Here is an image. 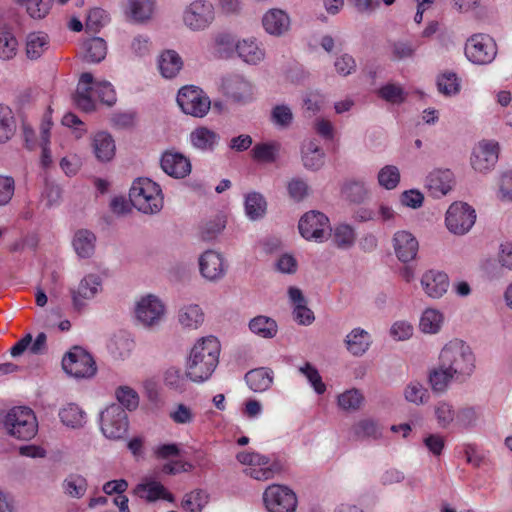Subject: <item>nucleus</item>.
Segmentation results:
<instances>
[{
  "mask_svg": "<svg viewBox=\"0 0 512 512\" xmlns=\"http://www.w3.org/2000/svg\"><path fill=\"white\" fill-rule=\"evenodd\" d=\"M221 351L220 342L214 336L198 339L186 360V376L193 382L208 380L215 371Z\"/></svg>",
  "mask_w": 512,
  "mask_h": 512,
  "instance_id": "1",
  "label": "nucleus"
},
{
  "mask_svg": "<svg viewBox=\"0 0 512 512\" xmlns=\"http://www.w3.org/2000/svg\"><path fill=\"white\" fill-rule=\"evenodd\" d=\"M439 362L456 374V380H465L475 369V356L470 346L460 339L445 344L439 354Z\"/></svg>",
  "mask_w": 512,
  "mask_h": 512,
  "instance_id": "2",
  "label": "nucleus"
},
{
  "mask_svg": "<svg viewBox=\"0 0 512 512\" xmlns=\"http://www.w3.org/2000/svg\"><path fill=\"white\" fill-rule=\"evenodd\" d=\"M92 94L97 95L99 100L108 106H112L116 102V93L110 82H94L91 73H83L74 95V102L77 107L85 112L93 111L95 109V102Z\"/></svg>",
  "mask_w": 512,
  "mask_h": 512,
  "instance_id": "3",
  "label": "nucleus"
},
{
  "mask_svg": "<svg viewBox=\"0 0 512 512\" xmlns=\"http://www.w3.org/2000/svg\"><path fill=\"white\" fill-rule=\"evenodd\" d=\"M130 202L145 214L158 213L163 207V196L157 183L148 178L134 181L130 193Z\"/></svg>",
  "mask_w": 512,
  "mask_h": 512,
  "instance_id": "4",
  "label": "nucleus"
},
{
  "mask_svg": "<svg viewBox=\"0 0 512 512\" xmlns=\"http://www.w3.org/2000/svg\"><path fill=\"white\" fill-rule=\"evenodd\" d=\"M236 459L244 466L243 473L258 481L270 480L281 471L277 462L257 452L241 451L237 453Z\"/></svg>",
  "mask_w": 512,
  "mask_h": 512,
  "instance_id": "5",
  "label": "nucleus"
},
{
  "mask_svg": "<svg viewBox=\"0 0 512 512\" xmlns=\"http://www.w3.org/2000/svg\"><path fill=\"white\" fill-rule=\"evenodd\" d=\"M100 429L110 440L123 439L129 429L128 415L118 404H112L100 414Z\"/></svg>",
  "mask_w": 512,
  "mask_h": 512,
  "instance_id": "6",
  "label": "nucleus"
},
{
  "mask_svg": "<svg viewBox=\"0 0 512 512\" xmlns=\"http://www.w3.org/2000/svg\"><path fill=\"white\" fill-rule=\"evenodd\" d=\"M177 103L181 110L194 117L202 118L210 110L209 97L196 86H184L177 95Z\"/></svg>",
  "mask_w": 512,
  "mask_h": 512,
  "instance_id": "7",
  "label": "nucleus"
},
{
  "mask_svg": "<svg viewBox=\"0 0 512 512\" xmlns=\"http://www.w3.org/2000/svg\"><path fill=\"white\" fill-rule=\"evenodd\" d=\"M64 371L75 378H89L96 372L92 356L83 348L75 346L62 359Z\"/></svg>",
  "mask_w": 512,
  "mask_h": 512,
  "instance_id": "8",
  "label": "nucleus"
},
{
  "mask_svg": "<svg viewBox=\"0 0 512 512\" xmlns=\"http://www.w3.org/2000/svg\"><path fill=\"white\" fill-rule=\"evenodd\" d=\"M136 320L145 328H155L162 322L166 307L155 295L141 297L135 305Z\"/></svg>",
  "mask_w": 512,
  "mask_h": 512,
  "instance_id": "9",
  "label": "nucleus"
},
{
  "mask_svg": "<svg viewBox=\"0 0 512 512\" xmlns=\"http://www.w3.org/2000/svg\"><path fill=\"white\" fill-rule=\"evenodd\" d=\"M215 20V9L207 0L191 2L183 12V22L192 31H203Z\"/></svg>",
  "mask_w": 512,
  "mask_h": 512,
  "instance_id": "10",
  "label": "nucleus"
},
{
  "mask_svg": "<svg viewBox=\"0 0 512 512\" xmlns=\"http://www.w3.org/2000/svg\"><path fill=\"white\" fill-rule=\"evenodd\" d=\"M475 221L476 212L467 203L454 202L446 212V227L455 235L466 234L473 227Z\"/></svg>",
  "mask_w": 512,
  "mask_h": 512,
  "instance_id": "11",
  "label": "nucleus"
},
{
  "mask_svg": "<svg viewBox=\"0 0 512 512\" xmlns=\"http://www.w3.org/2000/svg\"><path fill=\"white\" fill-rule=\"evenodd\" d=\"M299 232L309 241L322 242L331 232L328 217L319 211H309L299 220Z\"/></svg>",
  "mask_w": 512,
  "mask_h": 512,
  "instance_id": "12",
  "label": "nucleus"
},
{
  "mask_svg": "<svg viewBox=\"0 0 512 512\" xmlns=\"http://www.w3.org/2000/svg\"><path fill=\"white\" fill-rule=\"evenodd\" d=\"M263 501L269 512H295L297 497L286 486L273 484L263 493Z\"/></svg>",
  "mask_w": 512,
  "mask_h": 512,
  "instance_id": "13",
  "label": "nucleus"
},
{
  "mask_svg": "<svg viewBox=\"0 0 512 512\" xmlns=\"http://www.w3.org/2000/svg\"><path fill=\"white\" fill-rule=\"evenodd\" d=\"M465 54L473 63L488 64L497 54L496 43L487 34H475L467 40Z\"/></svg>",
  "mask_w": 512,
  "mask_h": 512,
  "instance_id": "14",
  "label": "nucleus"
},
{
  "mask_svg": "<svg viewBox=\"0 0 512 512\" xmlns=\"http://www.w3.org/2000/svg\"><path fill=\"white\" fill-rule=\"evenodd\" d=\"M31 409L25 406L12 408L5 417L8 433L16 439L29 441L32 438Z\"/></svg>",
  "mask_w": 512,
  "mask_h": 512,
  "instance_id": "15",
  "label": "nucleus"
},
{
  "mask_svg": "<svg viewBox=\"0 0 512 512\" xmlns=\"http://www.w3.org/2000/svg\"><path fill=\"white\" fill-rule=\"evenodd\" d=\"M200 275L208 282H218L227 272L224 256L215 250H206L198 258Z\"/></svg>",
  "mask_w": 512,
  "mask_h": 512,
  "instance_id": "16",
  "label": "nucleus"
},
{
  "mask_svg": "<svg viewBox=\"0 0 512 512\" xmlns=\"http://www.w3.org/2000/svg\"><path fill=\"white\" fill-rule=\"evenodd\" d=\"M498 154L499 145L497 142L483 140L473 149L471 166L477 172L486 173L497 163Z\"/></svg>",
  "mask_w": 512,
  "mask_h": 512,
  "instance_id": "17",
  "label": "nucleus"
},
{
  "mask_svg": "<svg viewBox=\"0 0 512 512\" xmlns=\"http://www.w3.org/2000/svg\"><path fill=\"white\" fill-rule=\"evenodd\" d=\"M224 94L234 102L246 103L253 99V85L241 75H229L222 80Z\"/></svg>",
  "mask_w": 512,
  "mask_h": 512,
  "instance_id": "18",
  "label": "nucleus"
},
{
  "mask_svg": "<svg viewBox=\"0 0 512 512\" xmlns=\"http://www.w3.org/2000/svg\"><path fill=\"white\" fill-rule=\"evenodd\" d=\"M420 284L424 293L429 298L440 299L447 293L450 281L445 272L429 269L422 274Z\"/></svg>",
  "mask_w": 512,
  "mask_h": 512,
  "instance_id": "19",
  "label": "nucleus"
},
{
  "mask_svg": "<svg viewBox=\"0 0 512 512\" xmlns=\"http://www.w3.org/2000/svg\"><path fill=\"white\" fill-rule=\"evenodd\" d=\"M454 174L449 169H435L431 171L425 180V188L434 198L447 195L453 188Z\"/></svg>",
  "mask_w": 512,
  "mask_h": 512,
  "instance_id": "20",
  "label": "nucleus"
},
{
  "mask_svg": "<svg viewBox=\"0 0 512 512\" xmlns=\"http://www.w3.org/2000/svg\"><path fill=\"white\" fill-rule=\"evenodd\" d=\"M156 10V0H125L124 2V14L133 23L149 22L153 19Z\"/></svg>",
  "mask_w": 512,
  "mask_h": 512,
  "instance_id": "21",
  "label": "nucleus"
},
{
  "mask_svg": "<svg viewBox=\"0 0 512 512\" xmlns=\"http://www.w3.org/2000/svg\"><path fill=\"white\" fill-rule=\"evenodd\" d=\"M161 168L174 178L181 179L191 172L190 160L183 154L175 151H166L161 157Z\"/></svg>",
  "mask_w": 512,
  "mask_h": 512,
  "instance_id": "22",
  "label": "nucleus"
},
{
  "mask_svg": "<svg viewBox=\"0 0 512 512\" xmlns=\"http://www.w3.org/2000/svg\"><path fill=\"white\" fill-rule=\"evenodd\" d=\"M102 290V281L97 274L86 275L76 289L72 291L75 307L81 308L85 301L93 299Z\"/></svg>",
  "mask_w": 512,
  "mask_h": 512,
  "instance_id": "23",
  "label": "nucleus"
},
{
  "mask_svg": "<svg viewBox=\"0 0 512 512\" xmlns=\"http://www.w3.org/2000/svg\"><path fill=\"white\" fill-rule=\"evenodd\" d=\"M393 247L397 258L407 263L414 260L418 253L417 239L408 231H398L393 237Z\"/></svg>",
  "mask_w": 512,
  "mask_h": 512,
  "instance_id": "24",
  "label": "nucleus"
},
{
  "mask_svg": "<svg viewBox=\"0 0 512 512\" xmlns=\"http://www.w3.org/2000/svg\"><path fill=\"white\" fill-rule=\"evenodd\" d=\"M344 343L351 355L360 357L369 350L372 344V336L368 331L357 327L346 335Z\"/></svg>",
  "mask_w": 512,
  "mask_h": 512,
  "instance_id": "25",
  "label": "nucleus"
},
{
  "mask_svg": "<svg viewBox=\"0 0 512 512\" xmlns=\"http://www.w3.org/2000/svg\"><path fill=\"white\" fill-rule=\"evenodd\" d=\"M262 24L270 35L281 36L289 30L290 18L285 11L274 8L264 14Z\"/></svg>",
  "mask_w": 512,
  "mask_h": 512,
  "instance_id": "26",
  "label": "nucleus"
},
{
  "mask_svg": "<svg viewBox=\"0 0 512 512\" xmlns=\"http://www.w3.org/2000/svg\"><path fill=\"white\" fill-rule=\"evenodd\" d=\"M204 312L198 304H185L177 312V322L184 330H197L204 322Z\"/></svg>",
  "mask_w": 512,
  "mask_h": 512,
  "instance_id": "27",
  "label": "nucleus"
},
{
  "mask_svg": "<svg viewBox=\"0 0 512 512\" xmlns=\"http://www.w3.org/2000/svg\"><path fill=\"white\" fill-rule=\"evenodd\" d=\"M91 146L95 157L100 162H108L115 155V141L107 132L100 131L95 133L92 137Z\"/></svg>",
  "mask_w": 512,
  "mask_h": 512,
  "instance_id": "28",
  "label": "nucleus"
},
{
  "mask_svg": "<svg viewBox=\"0 0 512 512\" xmlns=\"http://www.w3.org/2000/svg\"><path fill=\"white\" fill-rule=\"evenodd\" d=\"M190 141L198 150L213 151L220 142V135L208 127L200 126L191 132Z\"/></svg>",
  "mask_w": 512,
  "mask_h": 512,
  "instance_id": "29",
  "label": "nucleus"
},
{
  "mask_svg": "<svg viewBox=\"0 0 512 512\" xmlns=\"http://www.w3.org/2000/svg\"><path fill=\"white\" fill-rule=\"evenodd\" d=\"M236 52L246 63L256 65L264 60V48L253 38L237 41Z\"/></svg>",
  "mask_w": 512,
  "mask_h": 512,
  "instance_id": "30",
  "label": "nucleus"
},
{
  "mask_svg": "<svg viewBox=\"0 0 512 512\" xmlns=\"http://www.w3.org/2000/svg\"><path fill=\"white\" fill-rule=\"evenodd\" d=\"M72 244L80 258H90L95 252L96 236L90 230L80 229L74 234Z\"/></svg>",
  "mask_w": 512,
  "mask_h": 512,
  "instance_id": "31",
  "label": "nucleus"
},
{
  "mask_svg": "<svg viewBox=\"0 0 512 512\" xmlns=\"http://www.w3.org/2000/svg\"><path fill=\"white\" fill-rule=\"evenodd\" d=\"M245 380L254 392H264L272 385L273 372L268 368L253 369L245 375Z\"/></svg>",
  "mask_w": 512,
  "mask_h": 512,
  "instance_id": "32",
  "label": "nucleus"
},
{
  "mask_svg": "<svg viewBox=\"0 0 512 512\" xmlns=\"http://www.w3.org/2000/svg\"><path fill=\"white\" fill-rule=\"evenodd\" d=\"M324 151L318 145L317 141L310 140L302 147V161L306 168L318 170L324 164Z\"/></svg>",
  "mask_w": 512,
  "mask_h": 512,
  "instance_id": "33",
  "label": "nucleus"
},
{
  "mask_svg": "<svg viewBox=\"0 0 512 512\" xmlns=\"http://www.w3.org/2000/svg\"><path fill=\"white\" fill-rule=\"evenodd\" d=\"M59 418L63 425L72 429L82 428L86 422L85 412L76 404L69 403L59 410Z\"/></svg>",
  "mask_w": 512,
  "mask_h": 512,
  "instance_id": "34",
  "label": "nucleus"
},
{
  "mask_svg": "<svg viewBox=\"0 0 512 512\" xmlns=\"http://www.w3.org/2000/svg\"><path fill=\"white\" fill-rule=\"evenodd\" d=\"M135 493L140 498L146 499L147 501H155L160 498L173 501V496L157 481L138 484L135 488Z\"/></svg>",
  "mask_w": 512,
  "mask_h": 512,
  "instance_id": "35",
  "label": "nucleus"
},
{
  "mask_svg": "<svg viewBox=\"0 0 512 512\" xmlns=\"http://www.w3.org/2000/svg\"><path fill=\"white\" fill-rule=\"evenodd\" d=\"M52 126L51 121V109L48 108V110L45 112L42 123L40 126V134H41V156H40V165L44 169H48L52 163V156L48 147L49 144V131Z\"/></svg>",
  "mask_w": 512,
  "mask_h": 512,
  "instance_id": "36",
  "label": "nucleus"
},
{
  "mask_svg": "<svg viewBox=\"0 0 512 512\" xmlns=\"http://www.w3.org/2000/svg\"><path fill=\"white\" fill-rule=\"evenodd\" d=\"M31 97L29 92L21 94L16 102V113L18 119L21 121L26 145L29 148V140L31 135L29 117L31 113Z\"/></svg>",
  "mask_w": 512,
  "mask_h": 512,
  "instance_id": "37",
  "label": "nucleus"
},
{
  "mask_svg": "<svg viewBox=\"0 0 512 512\" xmlns=\"http://www.w3.org/2000/svg\"><path fill=\"white\" fill-rule=\"evenodd\" d=\"M82 51L87 62L99 63L106 57L107 45L104 39L94 37L83 42Z\"/></svg>",
  "mask_w": 512,
  "mask_h": 512,
  "instance_id": "38",
  "label": "nucleus"
},
{
  "mask_svg": "<svg viewBox=\"0 0 512 512\" xmlns=\"http://www.w3.org/2000/svg\"><path fill=\"white\" fill-rule=\"evenodd\" d=\"M454 379L456 380V374L443 367L440 362L439 366L429 373L430 385L436 393H444Z\"/></svg>",
  "mask_w": 512,
  "mask_h": 512,
  "instance_id": "39",
  "label": "nucleus"
},
{
  "mask_svg": "<svg viewBox=\"0 0 512 512\" xmlns=\"http://www.w3.org/2000/svg\"><path fill=\"white\" fill-rule=\"evenodd\" d=\"M444 323V315L437 309L427 308L420 318L419 327L423 333L437 334Z\"/></svg>",
  "mask_w": 512,
  "mask_h": 512,
  "instance_id": "40",
  "label": "nucleus"
},
{
  "mask_svg": "<svg viewBox=\"0 0 512 512\" xmlns=\"http://www.w3.org/2000/svg\"><path fill=\"white\" fill-rule=\"evenodd\" d=\"M182 65V59L175 51L168 50L160 56L159 69L165 78L175 77L181 70Z\"/></svg>",
  "mask_w": 512,
  "mask_h": 512,
  "instance_id": "41",
  "label": "nucleus"
},
{
  "mask_svg": "<svg viewBox=\"0 0 512 512\" xmlns=\"http://www.w3.org/2000/svg\"><path fill=\"white\" fill-rule=\"evenodd\" d=\"M280 151L278 142L257 143L251 150L252 158L262 163H273L277 160Z\"/></svg>",
  "mask_w": 512,
  "mask_h": 512,
  "instance_id": "42",
  "label": "nucleus"
},
{
  "mask_svg": "<svg viewBox=\"0 0 512 512\" xmlns=\"http://www.w3.org/2000/svg\"><path fill=\"white\" fill-rule=\"evenodd\" d=\"M249 328L254 334L267 339L275 337L278 331L276 321L263 315L254 317L249 322Z\"/></svg>",
  "mask_w": 512,
  "mask_h": 512,
  "instance_id": "43",
  "label": "nucleus"
},
{
  "mask_svg": "<svg viewBox=\"0 0 512 512\" xmlns=\"http://www.w3.org/2000/svg\"><path fill=\"white\" fill-rule=\"evenodd\" d=\"M16 132V121L10 107L0 104V144L8 142Z\"/></svg>",
  "mask_w": 512,
  "mask_h": 512,
  "instance_id": "44",
  "label": "nucleus"
},
{
  "mask_svg": "<svg viewBox=\"0 0 512 512\" xmlns=\"http://www.w3.org/2000/svg\"><path fill=\"white\" fill-rule=\"evenodd\" d=\"M19 49V42L13 31L9 28L0 30V58L2 60L13 59Z\"/></svg>",
  "mask_w": 512,
  "mask_h": 512,
  "instance_id": "45",
  "label": "nucleus"
},
{
  "mask_svg": "<svg viewBox=\"0 0 512 512\" xmlns=\"http://www.w3.org/2000/svg\"><path fill=\"white\" fill-rule=\"evenodd\" d=\"M457 410L454 406L446 401L441 400L434 406V415L439 427L446 429L455 424Z\"/></svg>",
  "mask_w": 512,
  "mask_h": 512,
  "instance_id": "46",
  "label": "nucleus"
},
{
  "mask_svg": "<svg viewBox=\"0 0 512 512\" xmlns=\"http://www.w3.org/2000/svg\"><path fill=\"white\" fill-rule=\"evenodd\" d=\"M352 433L356 439H377L381 436V429L376 421L365 418L352 426Z\"/></svg>",
  "mask_w": 512,
  "mask_h": 512,
  "instance_id": "47",
  "label": "nucleus"
},
{
  "mask_svg": "<svg viewBox=\"0 0 512 512\" xmlns=\"http://www.w3.org/2000/svg\"><path fill=\"white\" fill-rule=\"evenodd\" d=\"M62 489L69 497L79 499L86 493L87 481L79 474H70L64 479Z\"/></svg>",
  "mask_w": 512,
  "mask_h": 512,
  "instance_id": "48",
  "label": "nucleus"
},
{
  "mask_svg": "<svg viewBox=\"0 0 512 512\" xmlns=\"http://www.w3.org/2000/svg\"><path fill=\"white\" fill-rule=\"evenodd\" d=\"M245 211L247 216L256 220L264 216L266 212V201L259 193H250L246 196Z\"/></svg>",
  "mask_w": 512,
  "mask_h": 512,
  "instance_id": "49",
  "label": "nucleus"
},
{
  "mask_svg": "<svg viewBox=\"0 0 512 512\" xmlns=\"http://www.w3.org/2000/svg\"><path fill=\"white\" fill-rule=\"evenodd\" d=\"M405 399L415 405H422L428 402V390L417 381L410 382L404 389Z\"/></svg>",
  "mask_w": 512,
  "mask_h": 512,
  "instance_id": "50",
  "label": "nucleus"
},
{
  "mask_svg": "<svg viewBox=\"0 0 512 512\" xmlns=\"http://www.w3.org/2000/svg\"><path fill=\"white\" fill-rule=\"evenodd\" d=\"M377 180L381 187L393 190L400 182V171L394 165H386L378 172Z\"/></svg>",
  "mask_w": 512,
  "mask_h": 512,
  "instance_id": "51",
  "label": "nucleus"
},
{
  "mask_svg": "<svg viewBox=\"0 0 512 512\" xmlns=\"http://www.w3.org/2000/svg\"><path fill=\"white\" fill-rule=\"evenodd\" d=\"M208 503V495L202 490L187 493L182 500V507L188 512H201Z\"/></svg>",
  "mask_w": 512,
  "mask_h": 512,
  "instance_id": "52",
  "label": "nucleus"
},
{
  "mask_svg": "<svg viewBox=\"0 0 512 512\" xmlns=\"http://www.w3.org/2000/svg\"><path fill=\"white\" fill-rule=\"evenodd\" d=\"M354 229L347 224H340L334 229L333 241L338 248H350L355 242Z\"/></svg>",
  "mask_w": 512,
  "mask_h": 512,
  "instance_id": "53",
  "label": "nucleus"
},
{
  "mask_svg": "<svg viewBox=\"0 0 512 512\" xmlns=\"http://www.w3.org/2000/svg\"><path fill=\"white\" fill-rule=\"evenodd\" d=\"M364 397L362 393L357 389H350L338 396V405L341 409L349 411V410H358L362 403Z\"/></svg>",
  "mask_w": 512,
  "mask_h": 512,
  "instance_id": "54",
  "label": "nucleus"
},
{
  "mask_svg": "<svg viewBox=\"0 0 512 512\" xmlns=\"http://www.w3.org/2000/svg\"><path fill=\"white\" fill-rule=\"evenodd\" d=\"M299 372L306 377L310 385L317 394H323L326 391V385L322 381V377L318 370L309 362L299 367Z\"/></svg>",
  "mask_w": 512,
  "mask_h": 512,
  "instance_id": "55",
  "label": "nucleus"
},
{
  "mask_svg": "<svg viewBox=\"0 0 512 512\" xmlns=\"http://www.w3.org/2000/svg\"><path fill=\"white\" fill-rule=\"evenodd\" d=\"M134 343L132 340L125 337H115L108 345V349L114 358L124 359L129 356Z\"/></svg>",
  "mask_w": 512,
  "mask_h": 512,
  "instance_id": "56",
  "label": "nucleus"
},
{
  "mask_svg": "<svg viewBox=\"0 0 512 512\" xmlns=\"http://www.w3.org/2000/svg\"><path fill=\"white\" fill-rule=\"evenodd\" d=\"M437 86L440 93L450 96L459 92L460 83L455 73L447 72L437 79Z\"/></svg>",
  "mask_w": 512,
  "mask_h": 512,
  "instance_id": "57",
  "label": "nucleus"
},
{
  "mask_svg": "<svg viewBox=\"0 0 512 512\" xmlns=\"http://www.w3.org/2000/svg\"><path fill=\"white\" fill-rule=\"evenodd\" d=\"M215 50L221 57H229L236 51L237 42L228 33H219L214 38Z\"/></svg>",
  "mask_w": 512,
  "mask_h": 512,
  "instance_id": "58",
  "label": "nucleus"
},
{
  "mask_svg": "<svg viewBox=\"0 0 512 512\" xmlns=\"http://www.w3.org/2000/svg\"><path fill=\"white\" fill-rule=\"evenodd\" d=\"M187 378L186 373L183 374L180 369L171 367L165 372L164 382L171 389L182 392L186 388Z\"/></svg>",
  "mask_w": 512,
  "mask_h": 512,
  "instance_id": "59",
  "label": "nucleus"
},
{
  "mask_svg": "<svg viewBox=\"0 0 512 512\" xmlns=\"http://www.w3.org/2000/svg\"><path fill=\"white\" fill-rule=\"evenodd\" d=\"M119 403L128 410H135L139 405V396L135 390L128 386H121L116 390Z\"/></svg>",
  "mask_w": 512,
  "mask_h": 512,
  "instance_id": "60",
  "label": "nucleus"
},
{
  "mask_svg": "<svg viewBox=\"0 0 512 512\" xmlns=\"http://www.w3.org/2000/svg\"><path fill=\"white\" fill-rule=\"evenodd\" d=\"M271 121L276 126L286 128L293 121V113L287 105H277L271 111Z\"/></svg>",
  "mask_w": 512,
  "mask_h": 512,
  "instance_id": "61",
  "label": "nucleus"
},
{
  "mask_svg": "<svg viewBox=\"0 0 512 512\" xmlns=\"http://www.w3.org/2000/svg\"><path fill=\"white\" fill-rule=\"evenodd\" d=\"M225 227V221L221 218L209 221L200 230V237L204 241L215 239Z\"/></svg>",
  "mask_w": 512,
  "mask_h": 512,
  "instance_id": "62",
  "label": "nucleus"
},
{
  "mask_svg": "<svg viewBox=\"0 0 512 512\" xmlns=\"http://www.w3.org/2000/svg\"><path fill=\"white\" fill-rule=\"evenodd\" d=\"M15 192V181L10 176L0 175V206L10 203Z\"/></svg>",
  "mask_w": 512,
  "mask_h": 512,
  "instance_id": "63",
  "label": "nucleus"
},
{
  "mask_svg": "<svg viewBox=\"0 0 512 512\" xmlns=\"http://www.w3.org/2000/svg\"><path fill=\"white\" fill-rule=\"evenodd\" d=\"M106 21V12L101 8H93L88 13L86 20V29L92 32H96L101 26L105 24Z\"/></svg>",
  "mask_w": 512,
  "mask_h": 512,
  "instance_id": "64",
  "label": "nucleus"
}]
</instances>
